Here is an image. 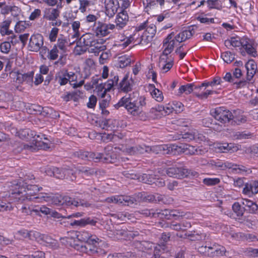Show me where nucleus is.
<instances>
[{"instance_id":"obj_1","label":"nucleus","mask_w":258,"mask_h":258,"mask_svg":"<svg viewBox=\"0 0 258 258\" xmlns=\"http://www.w3.org/2000/svg\"><path fill=\"white\" fill-rule=\"evenodd\" d=\"M11 185L9 186L11 187L10 198L12 201L24 203L34 199L41 200V198L38 197L44 195V193H40L38 196H35L37 193L42 189V187H38L37 185L28 184L21 179L19 181H14L11 182Z\"/></svg>"},{"instance_id":"obj_2","label":"nucleus","mask_w":258,"mask_h":258,"mask_svg":"<svg viewBox=\"0 0 258 258\" xmlns=\"http://www.w3.org/2000/svg\"><path fill=\"white\" fill-rule=\"evenodd\" d=\"M145 105V97L140 96L138 92H133L122 97L114 106L117 109L123 106L132 115L137 116L142 111V107Z\"/></svg>"},{"instance_id":"obj_3","label":"nucleus","mask_w":258,"mask_h":258,"mask_svg":"<svg viewBox=\"0 0 258 258\" xmlns=\"http://www.w3.org/2000/svg\"><path fill=\"white\" fill-rule=\"evenodd\" d=\"M215 119L222 123H230L231 124L232 119L233 118V113L224 107L216 108L211 113Z\"/></svg>"},{"instance_id":"obj_4","label":"nucleus","mask_w":258,"mask_h":258,"mask_svg":"<svg viewBox=\"0 0 258 258\" xmlns=\"http://www.w3.org/2000/svg\"><path fill=\"white\" fill-rule=\"evenodd\" d=\"M101 241V240L99 239V240H97L95 244L86 243L85 245L81 246V251L90 255L101 256L105 255L106 253V251L97 246Z\"/></svg>"},{"instance_id":"obj_5","label":"nucleus","mask_w":258,"mask_h":258,"mask_svg":"<svg viewBox=\"0 0 258 258\" xmlns=\"http://www.w3.org/2000/svg\"><path fill=\"white\" fill-rule=\"evenodd\" d=\"M131 229V228L128 229L125 226L118 227L115 228L113 233L118 239H124L130 240L139 235L138 231H133Z\"/></svg>"},{"instance_id":"obj_6","label":"nucleus","mask_w":258,"mask_h":258,"mask_svg":"<svg viewBox=\"0 0 258 258\" xmlns=\"http://www.w3.org/2000/svg\"><path fill=\"white\" fill-rule=\"evenodd\" d=\"M34 238L39 242L45 243L46 246L53 249H57L59 247L58 241L47 234H42L39 232L34 233Z\"/></svg>"},{"instance_id":"obj_7","label":"nucleus","mask_w":258,"mask_h":258,"mask_svg":"<svg viewBox=\"0 0 258 258\" xmlns=\"http://www.w3.org/2000/svg\"><path fill=\"white\" fill-rule=\"evenodd\" d=\"M107 200L109 203L112 202L127 206H132L134 204H137V201L134 197L126 196L112 197L108 198Z\"/></svg>"},{"instance_id":"obj_8","label":"nucleus","mask_w":258,"mask_h":258,"mask_svg":"<svg viewBox=\"0 0 258 258\" xmlns=\"http://www.w3.org/2000/svg\"><path fill=\"white\" fill-rule=\"evenodd\" d=\"M43 45V37L40 34L32 35L29 40L28 47L29 50L37 52Z\"/></svg>"},{"instance_id":"obj_9","label":"nucleus","mask_w":258,"mask_h":258,"mask_svg":"<svg viewBox=\"0 0 258 258\" xmlns=\"http://www.w3.org/2000/svg\"><path fill=\"white\" fill-rule=\"evenodd\" d=\"M95 40V37L93 34L87 33L83 34L77 42V46H84L89 48L95 44L94 43Z\"/></svg>"},{"instance_id":"obj_10","label":"nucleus","mask_w":258,"mask_h":258,"mask_svg":"<svg viewBox=\"0 0 258 258\" xmlns=\"http://www.w3.org/2000/svg\"><path fill=\"white\" fill-rule=\"evenodd\" d=\"M146 3L144 2V5L146 12L148 14L152 13V10L162 9L164 5L165 0H146Z\"/></svg>"},{"instance_id":"obj_11","label":"nucleus","mask_w":258,"mask_h":258,"mask_svg":"<svg viewBox=\"0 0 258 258\" xmlns=\"http://www.w3.org/2000/svg\"><path fill=\"white\" fill-rule=\"evenodd\" d=\"M75 169V174H78L86 179L93 175L95 172L93 168L81 165L76 166Z\"/></svg>"},{"instance_id":"obj_12","label":"nucleus","mask_w":258,"mask_h":258,"mask_svg":"<svg viewBox=\"0 0 258 258\" xmlns=\"http://www.w3.org/2000/svg\"><path fill=\"white\" fill-rule=\"evenodd\" d=\"M93 155L89 157V161L93 160L95 162H102L104 163H112L113 162V158L109 154H104L100 153L90 152Z\"/></svg>"},{"instance_id":"obj_13","label":"nucleus","mask_w":258,"mask_h":258,"mask_svg":"<svg viewBox=\"0 0 258 258\" xmlns=\"http://www.w3.org/2000/svg\"><path fill=\"white\" fill-rule=\"evenodd\" d=\"M78 239L80 241H84L86 243H96L97 240H99V238H98L95 235H92L89 232L86 231H83L79 233L77 235Z\"/></svg>"},{"instance_id":"obj_14","label":"nucleus","mask_w":258,"mask_h":258,"mask_svg":"<svg viewBox=\"0 0 258 258\" xmlns=\"http://www.w3.org/2000/svg\"><path fill=\"white\" fill-rule=\"evenodd\" d=\"M128 21V16L125 10L118 13L115 20L116 26L118 29H122Z\"/></svg>"},{"instance_id":"obj_15","label":"nucleus","mask_w":258,"mask_h":258,"mask_svg":"<svg viewBox=\"0 0 258 258\" xmlns=\"http://www.w3.org/2000/svg\"><path fill=\"white\" fill-rule=\"evenodd\" d=\"M241 204L244 206L245 211L251 214H258V205L254 202L246 199H242Z\"/></svg>"},{"instance_id":"obj_16","label":"nucleus","mask_w":258,"mask_h":258,"mask_svg":"<svg viewBox=\"0 0 258 258\" xmlns=\"http://www.w3.org/2000/svg\"><path fill=\"white\" fill-rule=\"evenodd\" d=\"M38 198H41V201L43 200L47 202H51L58 206H62V200L60 199V198H62V196L54 195L52 193H44V195H42Z\"/></svg>"},{"instance_id":"obj_17","label":"nucleus","mask_w":258,"mask_h":258,"mask_svg":"<svg viewBox=\"0 0 258 258\" xmlns=\"http://www.w3.org/2000/svg\"><path fill=\"white\" fill-rule=\"evenodd\" d=\"M225 248L221 246L213 245L210 246L208 256L211 258H216L224 254Z\"/></svg>"},{"instance_id":"obj_18","label":"nucleus","mask_w":258,"mask_h":258,"mask_svg":"<svg viewBox=\"0 0 258 258\" xmlns=\"http://www.w3.org/2000/svg\"><path fill=\"white\" fill-rule=\"evenodd\" d=\"M133 82L132 79H129L128 75L126 74L118 84V88L124 92L131 91L132 90Z\"/></svg>"},{"instance_id":"obj_19","label":"nucleus","mask_w":258,"mask_h":258,"mask_svg":"<svg viewBox=\"0 0 258 258\" xmlns=\"http://www.w3.org/2000/svg\"><path fill=\"white\" fill-rule=\"evenodd\" d=\"M242 47L245 49L248 54L251 55L253 57H255L257 55L256 51L254 47L253 41L247 38H243V45Z\"/></svg>"},{"instance_id":"obj_20","label":"nucleus","mask_w":258,"mask_h":258,"mask_svg":"<svg viewBox=\"0 0 258 258\" xmlns=\"http://www.w3.org/2000/svg\"><path fill=\"white\" fill-rule=\"evenodd\" d=\"M183 167H172L166 169L167 174L173 178H183Z\"/></svg>"},{"instance_id":"obj_21","label":"nucleus","mask_w":258,"mask_h":258,"mask_svg":"<svg viewBox=\"0 0 258 258\" xmlns=\"http://www.w3.org/2000/svg\"><path fill=\"white\" fill-rule=\"evenodd\" d=\"M17 133L20 138L27 141H31L33 138H35L36 136L35 132L30 130L29 128L21 129Z\"/></svg>"},{"instance_id":"obj_22","label":"nucleus","mask_w":258,"mask_h":258,"mask_svg":"<svg viewBox=\"0 0 258 258\" xmlns=\"http://www.w3.org/2000/svg\"><path fill=\"white\" fill-rule=\"evenodd\" d=\"M94 29L98 37L105 36L110 33L109 31L107 30V24L100 22L95 24Z\"/></svg>"},{"instance_id":"obj_23","label":"nucleus","mask_w":258,"mask_h":258,"mask_svg":"<svg viewBox=\"0 0 258 258\" xmlns=\"http://www.w3.org/2000/svg\"><path fill=\"white\" fill-rule=\"evenodd\" d=\"M9 194L8 200L5 198L4 200H0V212L11 211L13 209L12 203H18V202H14L11 200L10 198L11 195V188L9 190Z\"/></svg>"},{"instance_id":"obj_24","label":"nucleus","mask_w":258,"mask_h":258,"mask_svg":"<svg viewBox=\"0 0 258 258\" xmlns=\"http://www.w3.org/2000/svg\"><path fill=\"white\" fill-rule=\"evenodd\" d=\"M59 15V12L57 9H46L44 11L43 18L49 21H55Z\"/></svg>"},{"instance_id":"obj_25","label":"nucleus","mask_w":258,"mask_h":258,"mask_svg":"<svg viewBox=\"0 0 258 258\" xmlns=\"http://www.w3.org/2000/svg\"><path fill=\"white\" fill-rule=\"evenodd\" d=\"M142 177L143 182L149 184L155 183L156 185L160 187L165 185V181L162 179H155L152 176L146 174H144Z\"/></svg>"},{"instance_id":"obj_26","label":"nucleus","mask_w":258,"mask_h":258,"mask_svg":"<svg viewBox=\"0 0 258 258\" xmlns=\"http://www.w3.org/2000/svg\"><path fill=\"white\" fill-rule=\"evenodd\" d=\"M25 107L27 112L31 114H40L41 109L42 110V107L36 104H30L22 102Z\"/></svg>"},{"instance_id":"obj_27","label":"nucleus","mask_w":258,"mask_h":258,"mask_svg":"<svg viewBox=\"0 0 258 258\" xmlns=\"http://www.w3.org/2000/svg\"><path fill=\"white\" fill-rule=\"evenodd\" d=\"M33 144H34L36 146L44 148H49V143L44 142L42 140H48L45 135L43 134L36 135L35 138H33Z\"/></svg>"},{"instance_id":"obj_28","label":"nucleus","mask_w":258,"mask_h":258,"mask_svg":"<svg viewBox=\"0 0 258 258\" xmlns=\"http://www.w3.org/2000/svg\"><path fill=\"white\" fill-rule=\"evenodd\" d=\"M65 170L57 167H53L46 171V173L50 176H53L58 179H63L65 177Z\"/></svg>"},{"instance_id":"obj_29","label":"nucleus","mask_w":258,"mask_h":258,"mask_svg":"<svg viewBox=\"0 0 258 258\" xmlns=\"http://www.w3.org/2000/svg\"><path fill=\"white\" fill-rule=\"evenodd\" d=\"M147 146L146 145H137L130 147L126 149L127 151L131 155L143 154L147 153Z\"/></svg>"},{"instance_id":"obj_30","label":"nucleus","mask_w":258,"mask_h":258,"mask_svg":"<svg viewBox=\"0 0 258 258\" xmlns=\"http://www.w3.org/2000/svg\"><path fill=\"white\" fill-rule=\"evenodd\" d=\"M194 130H191L183 134L178 135L174 140H182V141L188 142L194 140Z\"/></svg>"},{"instance_id":"obj_31","label":"nucleus","mask_w":258,"mask_h":258,"mask_svg":"<svg viewBox=\"0 0 258 258\" xmlns=\"http://www.w3.org/2000/svg\"><path fill=\"white\" fill-rule=\"evenodd\" d=\"M43 109H41L40 115L44 116L49 117L51 118H54L59 115H56V113L51 107H42Z\"/></svg>"},{"instance_id":"obj_32","label":"nucleus","mask_w":258,"mask_h":258,"mask_svg":"<svg viewBox=\"0 0 258 258\" xmlns=\"http://www.w3.org/2000/svg\"><path fill=\"white\" fill-rule=\"evenodd\" d=\"M202 87V85L200 86H197L195 84V86L194 87V93L196 95L200 98L201 99H206L208 97L209 95L212 94L214 91L212 90H207L205 92H203L202 93H199L197 90L201 89Z\"/></svg>"},{"instance_id":"obj_33","label":"nucleus","mask_w":258,"mask_h":258,"mask_svg":"<svg viewBox=\"0 0 258 258\" xmlns=\"http://www.w3.org/2000/svg\"><path fill=\"white\" fill-rule=\"evenodd\" d=\"M177 146L174 145H160V152L162 154H170L173 150H176Z\"/></svg>"},{"instance_id":"obj_34","label":"nucleus","mask_w":258,"mask_h":258,"mask_svg":"<svg viewBox=\"0 0 258 258\" xmlns=\"http://www.w3.org/2000/svg\"><path fill=\"white\" fill-rule=\"evenodd\" d=\"M18 207L17 208L22 211V213L26 214V215H31L32 212L31 210H33V206H30L26 203H24L23 205H21L22 203H17Z\"/></svg>"},{"instance_id":"obj_35","label":"nucleus","mask_w":258,"mask_h":258,"mask_svg":"<svg viewBox=\"0 0 258 258\" xmlns=\"http://www.w3.org/2000/svg\"><path fill=\"white\" fill-rule=\"evenodd\" d=\"M172 210L168 209L160 210L156 209V217H160L161 218H165L166 219H171V214Z\"/></svg>"},{"instance_id":"obj_36","label":"nucleus","mask_w":258,"mask_h":258,"mask_svg":"<svg viewBox=\"0 0 258 258\" xmlns=\"http://www.w3.org/2000/svg\"><path fill=\"white\" fill-rule=\"evenodd\" d=\"M167 227H169L172 230H174L176 231L179 230H184V229L182 227H191V225L189 223L186 222V225H183L182 226L180 223H177L176 222H172L171 223L168 224Z\"/></svg>"},{"instance_id":"obj_37","label":"nucleus","mask_w":258,"mask_h":258,"mask_svg":"<svg viewBox=\"0 0 258 258\" xmlns=\"http://www.w3.org/2000/svg\"><path fill=\"white\" fill-rule=\"evenodd\" d=\"M93 155L92 154H90V152L87 151H84L82 150H79L76 151L73 153V155L75 157L80 158L82 160H89V157Z\"/></svg>"},{"instance_id":"obj_38","label":"nucleus","mask_w":258,"mask_h":258,"mask_svg":"<svg viewBox=\"0 0 258 258\" xmlns=\"http://www.w3.org/2000/svg\"><path fill=\"white\" fill-rule=\"evenodd\" d=\"M231 125H238L246 121V117L243 115L237 116L236 111H233V118L232 119Z\"/></svg>"},{"instance_id":"obj_39","label":"nucleus","mask_w":258,"mask_h":258,"mask_svg":"<svg viewBox=\"0 0 258 258\" xmlns=\"http://www.w3.org/2000/svg\"><path fill=\"white\" fill-rule=\"evenodd\" d=\"M60 199L62 200V201H61L62 206H75V205H77L78 203L76 202V199L75 198L68 196L62 197V198H60Z\"/></svg>"},{"instance_id":"obj_40","label":"nucleus","mask_w":258,"mask_h":258,"mask_svg":"<svg viewBox=\"0 0 258 258\" xmlns=\"http://www.w3.org/2000/svg\"><path fill=\"white\" fill-rule=\"evenodd\" d=\"M195 84H187L181 86L179 89V93L180 94L185 93L186 94H189L194 91Z\"/></svg>"},{"instance_id":"obj_41","label":"nucleus","mask_w":258,"mask_h":258,"mask_svg":"<svg viewBox=\"0 0 258 258\" xmlns=\"http://www.w3.org/2000/svg\"><path fill=\"white\" fill-rule=\"evenodd\" d=\"M68 44V41L66 39L63 38H58L56 45V48H58L60 50L62 51V53L66 52L67 48V44Z\"/></svg>"},{"instance_id":"obj_42","label":"nucleus","mask_w":258,"mask_h":258,"mask_svg":"<svg viewBox=\"0 0 258 258\" xmlns=\"http://www.w3.org/2000/svg\"><path fill=\"white\" fill-rule=\"evenodd\" d=\"M232 210L237 214V216H242L245 212L244 207H241V204L238 202H235L233 204Z\"/></svg>"},{"instance_id":"obj_43","label":"nucleus","mask_w":258,"mask_h":258,"mask_svg":"<svg viewBox=\"0 0 258 258\" xmlns=\"http://www.w3.org/2000/svg\"><path fill=\"white\" fill-rule=\"evenodd\" d=\"M183 178L188 177L190 178H197L199 176V173L196 171L192 169H189L184 168Z\"/></svg>"},{"instance_id":"obj_44","label":"nucleus","mask_w":258,"mask_h":258,"mask_svg":"<svg viewBox=\"0 0 258 258\" xmlns=\"http://www.w3.org/2000/svg\"><path fill=\"white\" fill-rule=\"evenodd\" d=\"M146 32L149 35H147V39L149 41H151L153 37L155 36L156 32V27L154 24L150 25L147 27Z\"/></svg>"},{"instance_id":"obj_45","label":"nucleus","mask_w":258,"mask_h":258,"mask_svg":"<svg viewBox=\"0 0 258 258\" xmlns=\"http://www.w3.org/2000/svg\"><path fill=\"white\" fill-rule=\"evenodd\" d=\"M221 57L223 60L227 63L231 62L235 58L234 56H233L231 52L230 51H226L222 53Z\"/></svg>"},{"instance_id":"obj_46","label":"nucleus","mask_w":258,"mask_h":258,"mask_svg":"<svg viewBox=\"0 0 258 258\" xmlns=\"http://www.w3.org/2000/svg\"><path fill=\"white\" fill-rule=\"evenodd\" d=\"M111 6L110 7L109 5L106 7V12L105 13L107 16L111 18L113 17V16L117 12V8L115 6H113L114 5V3L112 2L111 4Z\"/></svg>"},{"instance_id":"obj_47","label":"nucleus","mask_w":258,"mask_h":258,"mask_svg":"<svg viewBox=\"0 0 258 258\" xmlns=\"http://www.w3.org/2000/svg\"><path fill=\"white\" fill-rule=\"evenodd\" d=\"M203 182L206 185L212 186L218 184L220 180L218 178H206L203 179Z\"/></svg>"},{"instance_id":"obj_48","label":"nucleus","mask_w":258,"mask_h":258,"mask_svg":"<svg viewBox=\"0 0 258 258\" xmlns=\"http://www.w3.org/2000/svg\"><path fill=\"white\" fill-rule=\"evenodd\" d=\"M94 43L95 44L93 45L92 47H94L97 51H98V54L100 51H103L106 49V46L103 45L104 43V41L103 40H100L99 41L98 40L96 39L95 40Z\"/></svg>"},{"instance_id":"obj_49","label":"nucleus","mask_w":258,"mask_h":258,"mask_svg":"<svg viewBox=\"0 0 258 258\" xmlns=\"http://www.w3.org/2000/svg\"><path fill=\"white\" fill-rule=\"evenodd\" d=\"M183 149L185 150V151H188V153L190 155L199 154L198 152L201 151V150H198L196 147L191 146L189 144H185L183 146Z\"/></svg>"},{"instance_id":"obj_50","label":"nucleus","mask_w":258,"mask_h":258,"mask_svg":"<svg viewBox=\"0 0 258 258\" xmlns=\"http://www.w3.org/2000/svg\"><path fill=\"white\" fill-rule=\"evenodd\" d=\"M140 213L146 217H156V210L155 209H144L142 210Z\"/></svg>"},{"instance_id":"obj_51","label":"nucleus","mask_w":258,"mask_h":258,"mask_svg":"<svg viewBox=\"0 0 258 258\" xmlns=\"http://www.w3.org/2000/svg\"><path fill=\"white\" fill-rule=\"evenodd\" d=\"M11 45L9 42L5 41L0 44L1 51L4 53L7 54L10 52Z\"/></svg>"},{"instance_id":"obj_52","label":"nucleus","mask_w":258,"mask_h":258,"mask_svg":"<svg viewBox=\"0 0 258 258\" xmlns=\"http://www.w3.org/2000/svg\"><path fill=\"white\" fill-rule=\"evenodd\" d=\"M207 3L211 9L221 10L222 8V5L220 4L219 0H208Z\"/></svg>"},{"instance_id":"obj_53","label":"nucleus","mask_w":258,"mask_h":258,"mask_svg":"<svg viewBox=\"0 0 258 258\" xmlns=\"http://www.w3.org/2000/svg\"><path fill=\"white\" fill-rule=\"evenodd\" d=\"M58 50L56 45H54L53 48L49 51L48 57L50 60H55L58 57Z\"/></svg>"},{"instance_id":"obj_54","label":"nucleus","mask_w":258,"mask_h":258,"mask_svg":"<svg viewBox=\"0 0 258 258\" xmlns=\"http://www.w3.org/2000/svg\"><path fill=\"white\" fill-rule=\"evenodd\" d=\"M19 234L22 235L24 238H29L30 239H32L34 238V233H37V231H28L27 230H23L18 232Z\"/></svg>"},{"instance_id":"obj_55","label":"nucleus","mask_w":258,"mask_h":258,"mask_svg":"<svg viewBox=\"0 0 258 258\" xmlns=\"http://www.w3.org/2000/svg\"><path fill=\"white\" fill-rule=\"evenodd\" d=\"M69 224L73 227H84L85 226V222H84V218H82L80 220H74L72 221L70 223L68 222L67 224H65V226H67Z\"/></svg>"},{"instance_id":"obj_56","label":"nucleus","mask_w":258,"mask_h":258,"mask_svg":"<svg viewBox=\"0 0 258 258\" xmlns=\"http://www.w3.org/2000/svg\"><path fill=\"white\" fill-rule=\"evenodd\" d=\"M131 62V60L129 58H125L121 57L118 61L119 67L120 68H124L125 67L130 65Z\"/></svg>"},{"instance_id":"obj_57","label":"nucleus","mask_w":258,"mask_h":258,"mask_svg":"<svg viewBox=\"0 0 258 258\" xmlns=\"http://www.w3.org/2000/svg\"><path fill=\"white\" fill-rule=\"evenodd\" d=\"M171 234L168 233H163L161 236L160 243L162 246L164 247L166 243L170 240Z\"/></svg>"},{"instance_id":"obj_58","label":"nucleus","mask_w":258,"mask_h":258,"mask_svg":"<svg viewBox=\"0 0 258 258\" xmlns=\"http://www.w3.org/2000/svg\"><path fill=\"white\" fill-rule=\"evenodd\" d=\"M55 79L58 81L60 85L62 86L67 84L69 81V79L64 76V74L62 76H60L59 73L56 74L55 75Z\"/></svg>"},{"instance_id":"obj_59","label":"nucleus","mask_w":258,"mask_h":258,"mask_svg":"<svg viewBox=\"0 0 258 258\" xmlns=\"http://www.w3.org/2000/svg\"><path fill=\"white\" fill-rule=\"evenodd\" d=\"M209 164L215 169H221L223 170V162L219 160H211L209 162Z\"/></svg>"},{"instance_id":"obj_60","label":"nucleus","mask_w":258,"mask_h":258,"mask_svg":"<svg viewBox=\"0 0 258 258\" xmlns=\"http://www.w3.org/2000/svg\"><path fill=\"white\" fill-rule=\"evenodd\" d=\"M79 1L80 5L79 10L82 13L86 11V8L89 7L91 3V1L88 0H79Z\"/></svg>"},{"instance_id":"obj_61","label":"nucleus","mask_w":258,"mask_h":258,"mask_svg":"<svg viewBox=\"0 0 258 258\" xmlns=\"http://www.w3.org/2000/svg\"><path fill=\"white\" fill-rule=\"evenodd\" d=\"M58 31V29L56 27L52 28L49 35V38L51 42H54L56 41Z\"/></svg>"},{"instance_id":"obj_62","label":"nucleus","mask_w":258,"mask_h":258,"mask_svg":"<svg viewBox=\"0 0 258 258\" xmlns=\"http://www.w3.org/2000/svg\"><path fill=\"white\" fill-rule=\"evenodd\" d=\"M231 44L232 46L234 47H239L240 46H242L243 45V38L241 39H238L237 37H231Z\"/></svg>"},{"instance_id":"obj_63","label":"nucleus","mask_w":258,"mask_h":258,"mask_svg":"<svg viewBox=\"0 0 258 258\" xmlns=\"http://www.w3.org/2000/svg\"><path fill=\"white\" fill-rule=\"evenodd\" d=\"M194 140L197 142H200L206 140V137L197 130H194Z\"/></svg>"},{"instance_id":"obj_64","label":"nucleus","mask_w":258,"mask_h":258,"mask_svg":"<svg viewBox=\"0 0 258 258\" xmlns=\"http://www.w3.org/2000/svg\"><path fill=\"white\" fill-rule=\"evenodd\" d=\"M232 144L223 143L219 147V149L223 152H229L232 150Z\"/></svg>"}]
</instances>
